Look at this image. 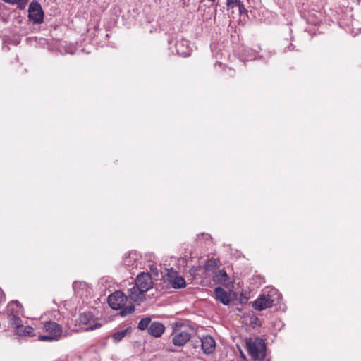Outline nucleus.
Segmentation results:
<instances>
[{
  "label": "nucleus",
  "mask_w": 361,
  "mask_h": 361,
  "mask_svg": "<svg viewBox=\"0 0 361 361\" xmlns=\"http://www.w3.org/2000/svg\"><path fill=\"white\" fill-rule=\"evenodd\" d=\"M23 307L18 300L11 301L6 307V314H16L23 316Z\"/></svg>",
  "instance_id": "nucleus-10"
},
{
  "label": "nucleus",
  "mask_w": 361,
  "mask_h": 361,
  "mask_svg": "<svg viewBox=\"0 0 361 361\" xmlns=\"http://www.w3.org/2000/svg\"><path fill=\"white\" fill-rule=\"evenodd\" d=\"M237 6H238V7H239L240 13H243V11L245 10L244 5L240 1H238V4H237Z\"/></svg>",
  "instance_id": "nucleus-28"
},
{
  "label": "nucleus",
  "mask_w": 361,
  "mask_h": 361,
  "mask_svg": "<svg viewBox=\"0 0 361 361\" xmlns=\"http://www.w3.org/2000/svg\"><path fill=\"white\" fill-rule=\"evenodd\" d=\"M216 349V341L211 336H204V354H212Z\"/></svg>",
  "instance_id": "nucleus-17"
},
{
  "label": "nucleus",
  "mask_w": 361,
  "mask_h": 361,
  "mask_svg": "<svg viewBox=\"0 0 361 361\" xmlns=\"http://www.w3.org/2000/svg\"><path fill=\"white\" fill-rule=\"evenodd\" d=\"M204 241L212 239V237L209 234L204 233Z\"/></svg>",
  "instance_id": "nucleus-30"
},
{
  "label": "nucleus",
  "mask_w": 361,
  "mask_h": 361,
  "mask_svg": "<svg viewBox=\"0 0 361 361\" xmlns=\"http://www.w3.org/2000/svg\"><path fill=\"white\" fill-rule=\"evenodd\" d=\"M247 350L249 355L255 360H263L266 357V345L264 341L257 337L254 340L246 338Z\"/></svg>",
  "instance_id": "nucleus-2"
},
{
  "label": "nucleus",
  "mask_w": 361,
  "mask_h": 361,
  "mask_svg": "<svg viewBox=\"0 0 361 361\" xmlns=\"http://www.w3.org/2000/svg\"><path fill=\"white\" fill-rule=\"evenodd\" d=\"M101 326V324L99 323H94V325L90 326L88 328H87V330H94L97 328H99Z\"/></svg>",
  "instance_id": "nucleus-27"
},
{
  "label": "nucleus",
  "mask_w": 361,
  "mask_h": 361,
  "mask_svg": "<svg viewBox=\"0 0 361 361\" xmlns=\"http://www.w3.org/2000/svg\"><path fill=\"white\" fill-rule=\"evenodd\" d=\"M4 1L8 3V4H18V0H3Z\"/></svg>",
  "instance_id": "nucleus-29"
},
{
  "label": "nucleus",
  "mask_w": 361,
  "mask_h": 361,
  "mask_svg": "<svg viewBox=\"0 0 361 361\" xmlns=\"http://www.w3.org/2000/svg\"><path fill=\"white\" fill-rule=\"evenodd\" d=\"M123 264L128 268L137 267V254L135 252H130L123 259Z\"/></svg>",
  "instance_id": "nucleus-14"
},
{
  "label": "nucleus",
  "mask_w": 361,
  "mask_h": 361,
  "mask_svg": "<svg viewBox=\"0 0 361 361\" xmlns=\"http://www.w3.org/2000/svg\"><path fill=\"white\" fill-rule=\"evenodd\" d=\"M216 298L224 305H228L231 301L230 295L221 287H216L214 289Z\"/></svg>",
  "instance_id": "nucleus-11"
},
{
  "label": "nucleus",
  "mask_w": 361,
  "mask_h": 361,
  "mask_svg": "<svg viewBox=\"0 0 361 361\" xmlns=\"http://www.w3.org/2000/svg\"><path fill=\"white\" fill-rule=\"evenodd\" d=\"M176 52L178 55L183 56H190L191 48L189 45V42L183 38L177 40L175 44Z\"/></svg>",
  "instance_id": "nucleus-9"
},
{
  "label": "nucleus",
  "mask_w": 361,
  "mask_h": 361,
  "mask_svg": "<svg viewBox=\"0 0 361 361\" xmlns=\"http://www.w3.org/2000/svg\"><path fill=\"white\" fill-rule=\"evenodd\" d=\"M190 338V334L186 331H180L176 334L172 339L173 343L177 346H183Z\"/></svg>",
  "instance_id": "nucleus-13"
},
{
  "label": "nucleus",
  "mask_w": 361,
  "mask_h": 361,
  "mask_svg": "<svg viewBox=\"0 0 361 361\" xmlns=\"http://www.w3.org/2000/svg\"><path fill=\"white\" fill-rule=\"evenodd\" d=\"M130 331H131V327L129 326V327L126 328V329H123L121 331H118L115 332L112 335V338L115 342H119L126 336V334L128 333H129Z\"/></svg>",
  "instance_id": "nucleus-19"
},
{
  "label": "nucleus",
  "mask_w": 361,
  "mask_h": 361,
  "mask_svg": "<svg viewBox=\"0 0 361 361\" xmlns=\"http://www.w3.org/2000/svg\"><path fill=\"white\" fill-rule=\"evenodd\" d=\"M166 272L163 275L165 283H168L175 289L183 288L186 286L185 279L178 275L177 271L171 269H166Z\"/></svg>",
  "instance_id": "nucleus-5"
},
{
  "label": "nucleus",
  "mask_w": 361,
  "mask_h": 361,
  "mask_svg": "<svg viewBox=\"0 0 361 361\" xmlns=\"http://www.w3.org/2000/svg\"><path fill=\"white\" fill-rule=\"evenodd\" d=\"M43 329L48 335H39V340L42 341H53L60 338L62 334L61 326L55 322L49 321L44 323Z\"/></svg>",
  "instance_id": "nucleus-4"
},
{
  "label": "nucleus",
  "mask_w": 361,
  "mask_h": 361,
  "mask_svg": "<svg viewBox=\"0 0 361 361\" xmlns=\"http://www.w3.org/2000/svg\"><path fill=\"white\" fill-rule=\"evenodd\" d=\"M214 281L216 283L228 286L229 283V276L225 270H219L215 274Z\"/></svg>",
  "instance_id": "nucleus-15"
},
{
  "label": "nucleus",
  "mask_w": 361,
  "mask_h": 361,
  "mask_svg": "<svg viewBox=\"0 0 361 361\" xmlns=\"http://www.w3.org/2000/svg\"><path fill=\"white\" fill-rule=\"evenodd\" d=\"M274 300L269 294H261L252 304V307L257 311H262L273 305Z\"/></svg>",
  "instance_id": "nucleus-7"
},
{
  "label": "nucleus",
  "mask_w": 361,
  "mask_h": 361,
  "mask_svg": "<svg viewBox=\"0 0 361 361\" xmlns=\"http://www.w3.org/2000/svg\"><path fill=\"white\" fill-rule=\"evenodd\" d=\"M151 322L150 317H145L142 319L138 323V329L140 330H145L147 328L148 325Z\"/></svg>",
  "instance_id": "nucleus-22"
},
{
  "label": "nucleus",
  "mask_w": 361,
  "mask_h": 361,
  "mask_svg": "<svg viewBox=\"0 0 361 361\" xmlns=\"http://www.w3.org/2000/svg\"><path fill=\"white\" fill-rule=\"evenodd\" d=\"M28 0H18V4L20 8H24Z\"/></svg>",
  "instance_id": "nucleus-26"
},
{
  "label": "nucleus",
  "mask_w": 361,
  "mask_h": 361,
  "mask_svg": "<svg viewBox=\"0 0 361 361\" xmlns=\"http://www.w3.org/2000/svg\"><path fill=\"white\" fill-rule=\"evenodd\" d=\"M226 73L231 78H233L235 75V71L232 68H225Z\"/></svg>",
  "instance_id": "nucleus-24"
},
{
  "label": "nucleus",
  "mask_w": 361,
  "mask_h": 361,
  "mask_svg": "<svg viewBox=\"0 0 361 361\" xmlns=\"http://www.w3.org/2000/svg\"><path fill=\"white\" fill-rule=\"evenodd\" d=\"M200 342H201V344H200L201 349L203 350V338H200Z\"/></svg>",
  "instance_id": "nucleus-31"
},
{
  "label": "nucleus",
  "mask_w": 361,
  "mask_h": 361,
  "mask_svg": "<svg viewBox=\"0 0 361 361\" xmlns=\"http://www.w3.org/2000/svg\"><path fill=\"white\" fill-rule=\"evenodd\" d=\"M165 329L164 326L161 322H154L148 327V333L151 336L158 338L161 336Z\"/></svg>",
  "instance_id": "nucleus-12"
},
{
  "label": "nucleus",
  "mask_w": 361,
  "mask_h": 361,
  "mask_svg": "<svg viewBox=\"0 0 361 361\" xmlns=\"http://www.w3.org/2000/svg\"><path fill=\"white\" fill-rule=\"evenodd\" d=\"M129 298L134 302L142 301L145 292L136 285L129 290Z\"/></svg>",
  "instance_id": "nucleus-16"
},
{
  "label": "nucleus",
  "mask_w": 361,
  "mask_h": 361,
  "mask_svg": "<svg viewBox=\"0 0 361 361\" xmlns=\"http://www.w3.org/2000/svg\"><path fill=\"white\" fill-rule=\"evenodd\" d=\"M29 20L35 24H40L44 20V11L41 4L37 0H33L28 8Z\"/></svg>",
  "instance_id": "nucleus-6"
},
{
  "label": "nucleus",
  "mask_w": 361,
  "mask_h": 361,
  "mask_svg": "<svg viewBox=\"0 0 361 361\" xmlns=\"http://www.w3.org/2000/svg\"><path fill=\"white\" fill-rule=\"evenodd\" d=\"M305 18L307 23L310 25H317L321 22L320 18L315 13H313L312 16L311 13H309L307 16H305Z\"/></svg>",
  "instance_id": "nucleus-21"
},
{
  "label": "nucleus",
  "mask_w": 361,
  "mask_h": 361,
  "mask_svg": "<svg viewBox=\"0 0 361 361\" xmlns=\"http://www.w3.org/2000/svg\"><path fill=\"white\" fill-rule=\"evenodd\" d=\"M127 296L120 290L115 291L108 297V303L111 308L115 310H120L118 314L124 317L135 312V305L131 304L126 306Z\"/></svg>",
  "instance_id": "nucleus-1"
},
{
  "label": "nucleus",
  "mask_w": 361,
  "mask_h": 361,
  "mask_svg": "<svg viewBox=\"0 0 361 361\" xmlns=\"http://www.w3.org/2000/svg\"><path fill=\"white\" fill-rule=\"evenodd\" d=\"M239 0H227L226 5L228 8H233L238 4Z\"/></svg>",
  "instance_id": "nucleus-23"
},
{
  "label": "nucleus",
  "mask_w": 361,
  "mask_h": 361,
  "mask_svg": "<svg viewBox=\"0 0 361 361\" xmlns=\"http://www.w3.org/2000/svg\"><path fill=\"white\" fill-rule=\"evenodd\" d=\"M6 300V295L4 291L0 288V305H1Z\"/></svg>",
  "instance_id": "nucleus-25"
},
{
  "label": "nucleus",
  "mask_w": 361,
  "mask_h": 361,
  "mask_svg": "<svg viewBox=\"0 0 361 361\" xmlns=\"http://www.w3.org/2000/svg\"><path fill=\"white\" fill-rule=\"evenodd\" d=\"M135 285L145 293L153 286V281L151 274L148 272H142L137 275L135 280Z\"/></svg>",
  "instance_id": "nucleus-8"
},
{
  "label": "nucleus",
  "mask_w": 361,
  "mask_h": 361,
  "mask_svg": "<svg viewBox=\"0 0 361 361\" xmlns=\"http://www.w3.org/2000/svg\"><path fill=\"white\" fill-rule=\"evenodd\" d=\"M210 1H214V0H209Z\"/></svg>",
  "instance_id": "nucleus-32"
},
{
  "label": "nucleus",
  "mask_w": 361,
  "mask_h": 361,
  "mask_svg": "<svg viewBox=\"0 0 361 361\" xmlns=\"http://www.w3.org/2000/svg\"><path fill=\"white\" fill-rule=\"evenodd\" d=\"M219 260L212 257L204 262V271H212L219 267Z\"/></svg>",
  "instance_id": "nucleus-18"
},
{
  "label": "nucleus",
  "mask_w": 361,
  "mask_h": 361,
  "mask_svg": "<svg viewBox=\"0 0 361 361\" xmlns=\"http://www.w3.org/2000/svg\"><path fill=\"white\" fill-rule=\"evenodd\" d=\"M93 314L91 312H85L80 314L79 321L82 324H87L93 319Z\"/></svg>",
  "instance_id": "nucleus-20"
},
{
  "label": "nucleus",
  "mask_w": 361,
  "mask_h": 361,
  "mask_svg": "<svg viewBox=\"0 0 361 361\" xmlns=\"http://www.w3.org/2000/svg\"><path fill=\"white\" fill-rule=\"evenodd\" d=\"M20 316L21 315L6 314L10 326L13 328L16 332V334L20 336H35V334H34V329L30 326H23L22 324V319H20Z\"/></svg>",
  "instance_id": "nucleus-3"
}]
</instances>
